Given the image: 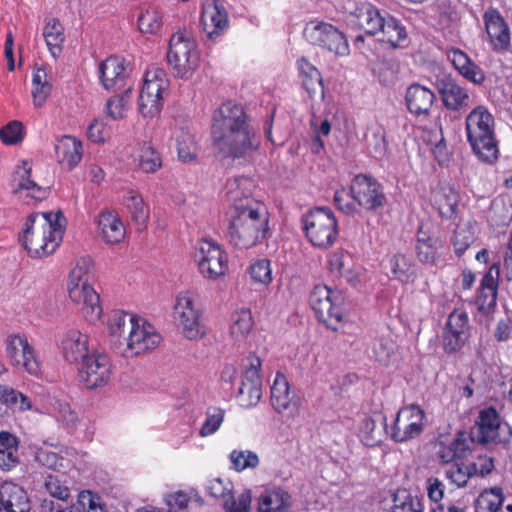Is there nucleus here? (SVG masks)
Masks as SVG:
<instances>
[{
    "mask_svg": "<svg viewBox=\"0 0 512 512\" xmlns=\"http://www.w3.org/2000/svg\"><path fill=\"white\" fill-rule=\"evenodd\" d=\"M6 353L14 366L23 367L32 375L39 373L40 362L25 337L20 335L9 336L6 340Z\"/></svg>",
    "mask_w": 512,
    "mask_h": 512,
    "instance_id": "obj_16",
    "label": "nucleus"
},
{
    "mask_svg": "<svg viewBox=\"0 0 512 512\" xmlns=\"http://www.w3.org/2000/svg\"><path fill=\"white\" fill-rule=\"evenodd\" d=\"M500 425L501 419L496 409L487 407L480 410L475 425L468 435L473 443L495 442L499 436Z\"/></svg>",
    "mask_w": 512,
    "mask_h": 512,
    "instance_id": "obj_20",
    "label": "nucleus"
},
{
    "mask_svg": "<svg viewBox=\"0 0 512 512\" xmlns=\"http://www.w3.org/2000/svg\"><path fill=\"white\" fill-rule=\"evenodd\" d=\"M253 324L251 311L240 309L232 315L230 333L236 340H242L250 333Z\"/></svg>",
    "mask_w": 512,
    "mask_h": 512,
    "instance_id": "obj_45",
    "label": "nucleus"
},
{
    "mask_svg": "<svg viewBox=\"0 0 512 512\" xmlns=\"http://www.w3.org/2000/svg\"><path fill=\"white\" fill-rule=\"evenodd\" d=\"M26 491L17 484L4 482L0 486V512H30Z\"/></svg>",
    "mask_w": 512,
    "mask_h": 512,
    "instance_id": "obj_29",
    "label": "nucleus"
},
{
    "mask_svg": "<svg viewBox=\"0 0 512 512\" xmlns=\"http://www.w3.org/2000/svg\"><path fill=\"white\" fill-rule=\"evenodd\" d=\"M434 101V92L424 85L413 83L406 89V107L414 116L419 117L429 115Z\"/></svg>",
    "mask_w": 512,
    "mask_h": 512,
    "instance_id": "obj_26",
    "label": "nucleus"
},
{
    "mask_svg": "<svg viewBox=\"0 0 512 512\" xmlns=\"http://www.w3.org/2000/svg\"><path fill=\"white\" fill-rule=\"evenodd\" d=\"M466 431H459L449 443L439 442L437 456L442 463L448 464L463 460L470 452L473 442Z\"/></svg>",
    "mask_w": 512,
    "mask_h": 512,
    "instance_id": "obj_31",
    "label": "nucleus"
},
{
    "mask_svg": "<svg viewBox=\"0 0 512 512\" xmlns=\"http://www.w3.org/2000/svg\"><path fill=\"white\" fill-rule=\"evenodd\" d=\"M249 274L253 281L267 285L272 281V269L270 261L259 259L249 266Z\"/></svg>",
    "mask_w": 512,
    "mask_h": 512,
    "instance_id": "obj_59",
    "label": "nucleus"
},
{
    "mask_svg": "<svg viewBox=\"0 0 512 512\" xmlns=\"http://www.w3.org/2000/svg\"><path fill=\"white\" fill-rule=\"evenodd\" d=\"M483 20L490 42L495 50H505L510 44L509 27L496 9H488Z\"/></svg>",
    "mask_w": 512,
    "mask_h": 512,
    "instance_id": "obj_27",
    "label": "nucleus"
},
{
    "mask_svg": "<svg viewBox=\"0 0 512 512\" xmlns=\"http://www.w3.org/2000/svg\"><path fill=\"white\" fill-rule=\"evenodd\" d=\"M499 275V265L494 263L481 280L480 288L488 291L489 301L487 302V309L496 306Z\"/></svg>",
    "mask_w": 512,
    "mask_h": 512,
    "instance_id": "obj_52",
    "label": "nucleus"
},
{
    "mask_svg": "<svg viewBox=\"0 0 512 512\" xmlns=\"http://www.w3.org/2000/svg\"><path fill=\"white\" fill-rule=\"evenodd\" d=\"M139 317L121 310L112 311L108 319L109 341L111 348L117 353L124 342L125 336Z\"/></svg>",
    "mask_w": 512,
    "mask_h": 512,
    "instance_id": "obj_28",
    "label": "nucleus"
},
{
    "mask_svg": "<svg viewBox=\"0 0 512 512\" xmlns=\"http://www.w3.org/2000/svg\"><path fill=\"white\" fill-rule=\"evenodd\" d=\"M437 240L419 230L415 247L417 259L424 264H435L438 258Z\"/></svg>",
    "mask_w": 512,
    "mask_h": 512,
    "instance_id": "obj_44",
    "label": "nucleus"
},
{
    "mask_svg": "<svg viewBox=\"0 0 512 512\" xmlns=\"http://www.w3.org/2000/svg\"><path fill=\"white\" fill-rule=\"evenodd\" d=\"M397 349L396 343L390 337H380L373 344V353L376 360L387 364Z\"/></svg>",
    "mask_w": 512,
    "mask_h": 512,
    "instance_id": "obj_58",
    "label": "nucleus"
},
{
    "mask_svg": "<svg viewBox=\"0 0 512 512\" xmlns=\"http://www.w3.org/2000/svg\"><path fill=\"white\" fill-rule=\"evenodd\" d=\"M126 206L131 213L133 221L139 226V228H142L149 218V210L145 206L142 197L137 193L130 191L127 196Z\"/></svg>",
    "mask_w": 512,
    "mask_h": 512,
    "instance_id": "obj_49",
    "label": "nucleus"
},
{
    "mask_svg": "<svg viewBox=\"0 0 512 512\" xmlns=\"http://www.w3.org/2000/svg\"><path fill=\"white\" fill-rule=\"evenodd\" d=\"M12 192L27 203L28 199L42 201L48 196V189L31 179V166L27 161H23L13 174Z\"/></svg>",
    "mask_w": 512,
    "mask_h": 512,
    "instance_id": "obj_19",
    "label": "nucleus"
},
{
    "mask_svg": "<svg viewBox=\"0 0 512 512\" xmlns=\"http://www.w3.org/2000/svg\"><path fill=\"white\" fill-rule=\"evenodd\" d=\"M438 91L444 106L449 110L458 111L469 106L468 91L451 77H444L439 81Z\"/></svg>",
    "mask_w": 512,
    "mask_h": 512,
    "instance_id": "obj_30",
    "label": "nucleus"
},
{
    "mask_svg": "<svg viewBox=\"0 0 512 512\" xmlns=\"http://www.w3.org/2000/svg\"><path fill=\"white\" fill-rule=\"evenodd\" d=\"M196 260L200 273L207 279H218L228 269V258L222 248L212 240L198 243Z\"/></svg>",
    "mask_w": 512,
    "mask_h": 512,
    "instance_id": "obj_12",
    "label": "nucleus"
},
{
    "mask_svg": "<svg viewBox=\"0 0 512 512\" xmlns=\"http://www.w3.org/2000/svg\"><path fill=\"white\" fill-rule=\"evenodd\" d=\"M167 61L177 77L190 78L200 62L196 41L184 32L173 34L169 42Z\"/></svg>",
    "mask_w": 512,
    "mask_h": 512,
    "instance_id": "obj_7",
    "label": "nucleus"
},
{
    "mask_svg": "<svg viewBox=\"0 0 512 512\" xmlns=\"http://www.w3.org/2000/svg\"><path fill=\"white\" fill-rule=\"evenodd\" d=\"M176 142L178 156L182 161H191L196 157L197 146L193 136L188 131L182 130L176 136Z\"/></svg>",
    "mask_w": 512,
    "mask_h": 512,
    "instance_id": "obj_54",
    "label": "nucleus"
},
{
    "mask_svg": "<svg viewBox=\"0 0 512 512\" xmlns=\"http://www.w3.org/2000/svg\"><path fill=\"white\" fill-rule=\"evenodd\" d=\"M386 433V417L381 414L375 418L365 417L359 430L362 442L368 447L379 445Z\"/></svg>",
    "mask_w": 512,
    "mask_h": 512,
    "instance_id": "obj_33",
    "label": "nucleus"
},
{
    "mask_svg": "<svg viewBox=\"0 0 512 512\" xmlns=\"http://www.w3.org/2000/svg\"><path fill=\"white\" fill-rule=\"evenodd\" d=\"M469 337L468 314L461 309L452 311L444 329V349L452 353L460 350Z\"/></svg>",
    "mask_w": 512,
    "mask_h": 512,
    "instance_id": "obj_18",
    "label": "nucleus"
},
{
    "mask_svg": "<svg viewBox=\"0 0 512 512\" xmlns=\"http://www.w3.org/2000/svg\"><path fill=\"white\" fill-rule=\"evenodd\" d=\"M65 218L57 213L30 214L19 240L31 257H43L53 253L63 238Z\"/></svg>",
    "mask_w": 512,
    "mask_h": 512,
    "instance_id": "obj_3",
    "label": "nucleus"
},
{
    "mask_svg": "<svg viewBox=\"0 0 512 512\" xmlns=\"http://www.w3.org/2000/svg\"><path fill=\"white\" fill-rule=\"evenodd\" d=\"M292 506V496L281 487L265 489L258 498L259 512H287Z\"/></svg>",
    "mask_w": 512,
    "mask_h": 512,
    "instance_id": "obj_32",
    "label": "nucleus"
},
{
    "mask_svg": "<svg viewBox=\"0 0 512 512\" xmlns=\"http://www.w3.org/2000/svg\"><path fill=\"white\" fill-rule=\"evenodd\" d=\"M434 201L441 217L452 219L456 216L459 194L453 187L440 186L434 193Z\"/></svg>",
    "mask_w": 512,
    "mask_h": 512,
    "instance_id": "obj_36",
    "label": "nucleus"
},
{
    "mask_svg": "<svg viewBox=\"0 0 512 512\" xmlns=\"http://www.w3.org/2000/svg\"><path fill=\"white\" fill-rule=\"evenodd\" d=\"M169 87L166 72L161 68L148 70L145 75L142 90L151 94L163 96Z\"/></svg>",
    "mask_w": 512,
    "mask_h": 512,
    "instance_id": "obj_46",
    "label": "nucleus"
},
{
    "mask_svg": "<svg viewBox=\"0 0 512 512\" xmlns=\"http://www.w3.org/2000/svg\"><path fill=\"white\" fill-rule=\"evenodd\" d=\"M388 267L392 274V278L407 284L413 282L417 276L416 265L410 257L397 252L390 256Z\"/></svg>",
    "mask_w": 512,
    "mask_h": 512,
    "instance_id": "obj_34",
    "label": "nucleus"
},
{
    "mask_svg": "<svg viewBox=\"0 0 512 512\" xmlns=\"http://www.w3.org/2000/svg\"><path fill=\"white\" fill-rule=\"evenodd\" d=\"M211 135L214 150L221 158H246L259 147L256 130L248 122L244 108L232 101L214 112Z\"/></svg>",
    "mask_w": 512,
    "mask_h": 512,
    "instance_id": "obj_2",
    "label": "nucleus"
},
{
    "mask_svg": "<svg viewBox=\"0 0 512 512\" xmlns=\"http://www.w3.org/2000/svg\"><path fill=\"white\" fill-rule=\"evenodd\" d=\"M303 230L312 245L326 249L338 237V225L333 211L327 207H316L302 216Z\"/></svg>",
    "mask_w": 512,
    "mask_h": 512,
    "instance_id": "obj_6",
    "label": "nucleus"
},
{
    "mask_svg": "<svg viewBox=\"0 0 512 512\" xmlns=\"http://www.w3.org/2000/svg\"><path fill=\"white\" fill-rule=\"evenodd\" d=\"M61 349L67 362L81 363L90 355L88 336L79 330L71 329L63 335Z\"/></svg>",
    "mask_w": 512,
    "mask_h": 512,
    "instance_id": "obj_24",
    "label": "nucleus"
},
{
    "mask_svg": "<svg viewBox=\"0 0 512 512\" xmlns=\"http://www.w3.org/2000/svg\"><path fill=\"white\" fill-rule=\"evenodd\" d=\"M252 187L253 181L244 176L229 179L226 184V193L232 202L228 211L227 238L240 249L255 246L268 232L267 209L249 196Z\"/></svg>",
    "mask_w": 512,
    "mask_h": 512,
    "instance_id": "obj_1",
    "label": "nucleus"
},
{
    "mask_svg": "<svg viewBox=\"0 0 512 512\" xmlns=\"http://www.w3.org/2000/svg\"><path fill=\"white\" fill-rule=\"evenodd\" d=\"M43 36L48 50L56 58L61 53L65 40L63 25L57 18L49 19L44 26Z\"/></svg>",
    "mask_w": 512,
    "mask_h": 512,
    "instance_id": "obj_40",
    "label": "nucleus"
},
{
    "mask_svg": "<svg viewBox=\"0 0 512 512\" xmlns=\"http://www.w3.org/2000/svg\"><path fill=\"white\" fill-rule=\"evenodd\" d=\"M139 168L145 173H154L162 166L160 154L148 143H144L139 154Z\"/></svg>",
    "mask_w": 512,
    "mask_h": 512,
    "instance_id": "obj_51",
    "label": "nucleus"
},
{
    "mask_svg": "<svg viewBox=\"0 0 512 512\" xmlns=\"http://www.w3.org/2000/svg\"><path fill=\"white\" fill-rule=\"evenodd\" d=\"M162 14L155 7H149L138 17L139 30L142 33L155 34L162 27Z\"/></svg>",
    "mask_w": 512,
    "mask_h": 512,
    "instance_id": "obj_50",
    "label": "nucleus"
},
{
    "mask_svg": "<svg viewBox=\"0 0 512 512\" xmlns=\"http://www.w3.org/2000/svg\"><path fill=\"white\" fill-rule=\"evenodd\" d=\"M475 241L472 223L458 225L454 231L453 247L457 256H461Z\"/></svg>",
    "mask_w": 512,
    "mask_h": 512,
    "instance_id": "obj_48",
    "label": "nucleus"
},
{
    "mask_svg": "<svg viewBox=\"0 0 512 512\" xmlns=\"http://www.w3.org/2000/svg\"><path fill=\"white\" fill-rule=\"evenodd\" d=\"M465 130L467 141L478 160L486 164L495 163L499 157L495 120L485 106H476L469 112Z\"/></svg>",
    "mask_w": 512,
    "mask_h": 512,
    "instance_id": "obj_4",
    "label": "nucleus"
},
{
    "mask_svg": "<svg viewBox=\"0 0 512 512\" xmlns=\"http://www.w3.org/2000/svg\"><path fill=\"white\" fill-rule=\"evenodd\" d=\"M424 411L417 405L401 408L394 420L391 438L396 442H405L418 437L424 428Z\"/></svg>",
    "mask_w": 512,
    "mask_h": 512,
    "instance_id": "obj_14",
    "label": "nucleus"
},
{
    "mask_svg": "<svg viewBox=\"0 0 512 512\" xmlns=\"http://www.w3.org/2000/svg\"><path fill=\"white\" fill-rule=\"evenodd\" d=\"M161 336L154 326L139 318L125 336L118 354L133 357L155 349L161 342Z\"/></svg>",
    "mask_w": 512,
    "mask_h": 512,
    "instance_id": "obj_11",
    "label": "nucleus"
},
{
    "mask_svg": "<svg viewBox=\"0 0 512 512\" xmlns=\"http://www.w3.org/2000/svg\"><path fill=\"white\" fill-rule=\"evenodd\" d=\"M224 417V409L220 407H208L205 413V421L199 431L200 436L207 437L217 432L224 421Z\"/></svg>",
    "mask_w": 512,
    "mask_h": 512,
    "instance_id": "obj_53",
    "label": "nucleus"
},
{
    "mask_svg": "<svg viewBox=\"0 0 512 512\" xmlns=\"http://www.w3.org/2000/svg\"><path fill=\"white\" fill-rule=\"evenodd\" d=\"M390 512H422V506L418 499L410 495L404 496L403 499L399 495H395L394 505Z\"/></svg>",
    "mask_w": 512,
    "mask_h": 512,
    "instance_id": "obj_64",
    "label": "nucleus"
},
{
    "mask_svg": "<svg viewBox=\"0 0 512 512\" xmlns=\"http://www.w3.org/2000/svg\"><path fill=\"white\" fill-rule=\"evenodd\" d=\"M32 96L36 107H41L49 97L52 86L48 80V75L43 68H36L32 75Z\"/></svg>",
    "mask_w": 512,
    "mask_h": 512,
    "instance_id": "obj_43",
    "label": "nucleus"
},
{
    "mask_svg": "<svg viewBox=\"0 0 512 512\" xmlns=\"http://www.w3.org/2000/svg\"><path fill=\"white\" fill-rule=\"evenodd\" d=\"M238 397L245 406H255L262 397V386L241 382Z\"/></svg>",
    "mask_w": 512,
    "mask_h": 512,
    "instance_id": "obj_62",
    "label": "nucleus"
},
{
    "mask_svg": "<svg viewBox=\"0 0 512 512\" xmlns=\"http://www.w3.org/2000/svg\"><path fill=\"white\" fill-rule=\"evenodd\" d=\"M345 298L341 291L332 290L326 285H316L309 297V303L318 320L327 328L336 331L343 321Z\"/></svg>",
    "mask_w": 512,
    "mask_h": 512,
    "instance_id": "obj_8",
    "label": "nucleus"
},
{
    "mask_svg": "<svg viewBox=\"0 0 512 512\" xmlns=\"http://www.w3.org/2000/svg\"><path fill=\"white\" fill-rule=\"evenodd\" d=\"M477 473V465L475 463H464L462 460L455 461L445 471L446 478L451 484L458 488L466 486L470 477Z\"/></svg>",
    "mask_w": 512,
    "mask_h": 512,
    "instance_id": "obj_42",
    "label": "nucleus"
},
{
    "mask_svg": "<svg viewBox=\"0 0 512 512\" xmlns=\"http://www.w3.org/2000/svg\"><path fill=\"white\" fill-rule=\"evenodd\" d=\"M348 5L347 9L352 24L369 35H375L380 32L385 15H382L377 7L368 2L348 3Z\"/></svg>",
    "mask_w": 512,
    "mask_h": 512,
    "instance_id": "obj_21",
    "label": "nucleus"
},
{
    "mask_svg": "<svg viewBox=\"0 0 512 512\" xmlns=\"http://www.w3.org/2000/svg\"><path fill=\"white\" fill-rule=\"evenodd\" d=\"M34 460L41 466L52 470H59L64 467L65 459L57 453L48 449L39 448L34 453Z\"/></svg>",
    "mask_w": 512,
    "mask_h": 512,
    "instance_id": "obj_60",
    "label": "nucleus"
},
{
    "mask_svg": "<svg viewBox=\"0 0 512 512\" xmlns=\"http://www.w3.org/2000/svg\"><path fill=\"white\" fill-rule=\"evenodd\" d=\"M163 105V96L141 90L139 95V111L144 117H152L159 113Z\"/></svg>",
    "mask_w": 512,
    "mask_h": 512,
    "instance_id": "obj_55",
    "label": "nucleus"
},
{
    "mask_svg": "<svg viewBox=\"0 0 512 512\" xmlns=\"http://www.w3.org/2000/svg\"><path fill=\"white\" fill-rule=\"evenodd\" d=\"M380 32L382 33V41L387 42L393 48L404 47L407 41L406 28L395 17L385 13L382 21Z\"/></svg>",
    "mask_w": 512,
    "mask_h": 512,
    "instance_id": "obj_38",
    "label": "nucleus"
},
{
    "mask_svg": "<svg viewBox=\"0 0 512 512\" xmlns=\"http://www.w3.org/2000/svg\"><path fill=\"white\" fill-rule=\"evenodd\" d=\"M350 193L359 206L369 211L381 209L386 203L383 186L371 176L356 175L350 185Z\"/></svg>",
    "mask_w": 512,
    "mask_h": 512,
    "instance_id": "obj_13",
    "label": "nucleus"
},
{
    "mask_svg": "<svg viewBox=\"0 0 512 512\" xmlns=\"http://www.w3.org/2000/svg\"><path fill=\"white\" fill-rule=\"evenodd\" d=\"M101 235L106 243L116 244L125 236V228L122 221L112 212H103L98 221Z\"/></svg>",
    "mask_w": 512,
    "mask_h": 512,
    "instance_id": "obj_37",
    "label": "nucleus"
},
{
    "mask_svg": "<svg viewBox=\"0 0 512 512\" xmlns=\"http://www.w3.org/2000/svg\"><path fill=\"white\" fill-rule=\"evenodd\" d=\"M93 262L89 257L79 259L70 272L68 294L70 299L80 306L81 312L89 322H95L102 315L100 297L91 285Z\"/></svg>",
    "mask_w": 512,
    "mask_h": 512,
    "instance_id": "obj_5",
    "label": "nucleus"
},
{
    "mask_svg": "<svg viewBox=\"0 0 512 512\" xmlns=\"http://www.w3.org/2000/svg\"><path fill=\"white\" fill-rule=\"evenodd\" d=\"M303 35L311 45L325 49L337 56H347L350 53L345 35L330 23L310 21L306 24Z\"/></svg>",
    "mask_w": 512,
    "mask_h": 512,
    "instance_id": "obj_9",
    "label": "nucleus"
},
{
    "mask_svg": "<svg viewBox=\"0 0 512 512\" xmlns=\"http://www.w3.org/2000/svg\"><path fill=\"white\" fill-rule=\"evenodd\" d=\"M128 77L125 59L111 56L99 65V78L106 90H120L124 88Z\"/></svg>",
    "mask_w": 512,
    "mask_h": 512,
    "instance_id": "obj_22",
    "label": "nucleus"
},
{
    "mask_svg": "<svg viewBox=\"0 0 512 512\" xmlns=\"http://www.w3.org/2000/svg\"><path fill=\"white\" fill-rule=\"evenodd\" d=\"M206 490L210 496L223 500L226 512H249L251 504V492L241 493L237 499L232 495L233 484L229 480L213 478L207 482Z\"/></svg>",
    "mask_w": 512,
    "mask_h": 512,
    "instance_id": "obj_15",
    "label": "nucleus"
},
{
    "mask_svg": "<svg viewBox=\"0 0 512 512\" xmlns=\"http://www.w3.org/2000/svg\"><path fill=\"white\" fill-rule=\"evenodd\" d=\"M200 316L201 310L193 295L189 292L180 293L174 305V319L187 339L195 340L205 335Z\"/></svg>",
    "mask_w": 512,
    "mask_h": 512,
    "instance_id": "obj_10",
    "label": "nucleus"
},
{
    "mask_svg": "<svg viewBox=\"0 0 512 512\" xmlns=\"http://www.w3.org/2000/svg\"><path fill=\"white\" fill-rule=\"evenodd\" d=\"M504 501L499 487L483 491L476 500V512H497Z\"/></svg>",
    "mask_w": 512,
    "mask_h": 512,
    "instance_id": "obj_47",
    "label": "nucleus"
},
{
    "mask_svg": "<svg viewBox=\"0 0 512 512\" xmlns=\"http://www.w3.org/2000/svg\"><path fill=\"white\" fill-rule=\"evenodd\" d=\"M60 163L74 168L82 158V143L72 136H63L55 147Z\"/></svg>",
    "mask_w": 512,
    "mask_h": 512,
    "instance_id": "obj_35",
    "label": "nucleus"
},
{
    "mask_svg": "<svg viewBox=\"0 0 512 512\" xmlns=\"http://www.w3.org/2000/svg\"><path fill=\"white\" fill-rule=\"evenodd\" d=\"M367 149L375 159H384L388 156V144L382 129L373 131L367 140Z\"/></svg>",
    "mask_w": 512,
    "mask_h": 512,
    "instance_id": "obj_56",
    "label": "nucleus"
},
{
    "mask_svg": "<svg viewBox=\"0 0 512 512\" xmlns=\"http://www.w3.org/2000/svg\"><path fill=\"white\" fill-rule=\"evenodd\" d=\"M79 375L81 381L88 389H94L105 385L111 376V366L107 355L90 354L81 362Z\"/></svg>",
    "mask_w": 512,
    "mask_h": 512,
    "instance_id": "obj_17",
    "label": "nucleus"
},
{
    "mask_svg": "<svg viewBox=\"0 0 512 512\" xmlns=\"http://www.w3.org/2000/svg\"><path fill=\"white\" fill-rule=\"evenodd\" d=\"M229 457L232 463V468L238 472H241L247 468H256L260 462L258 455L249 450H233Z\"/></svg>",
    "mask_w": 512,
    "mask_h": 512,
    "instance_id": "obj_57",
    "label": "nucleus"
},
{
    "mask_svg": "<svg viewBox=\"0 0 512 512\" xmlns=\"http://www.w3.org/2000/svg\"><path fill=\"white\" fill-rule=\"evenodd\" d=\"M0 402L13 412H26L33 408L31 399L8 385H0Z\"/></svg>",
    "mask_w": 512,
    "mask_h": 512,
    "instance_id": "obj_41",
    "label": "nucleus"
},
{
    "mask_svg": "<svg viewBox=\"0 0 512 512\" xmlns=\"http://www.w3.org/2000/svg\"><path fill=\"white\" fill-rule=\"evenodd\" d=\"M298 69L302 77V84L310 97L316 94L324 95L322 77L318 69L305 58L298 61Z\"/></svg>",
    "mask_w": 512,
    "mask_h": 512,
    "instance_id": "obj_39",
    "label": "nucleus"
},
{
    "mask_svg": "<svg viewBox=\"0 0 512 512\" xmlns=\"http://www.w3.org/2000/svg\"><path fill=\"white\" fill-rule=\"evenodd\" d=\"M271 404L279 413L293 415L298 410L299 399L291 393L286 377L280 373L271 387Z\"/></svg>",
    "mask_w": 512,
    "mask_h": 512,
    "instance_id": "obj_25",
    "label": "nucleus"
},
{
    "mask_svg": "<svg viewBox=\"0 0 512 512\" xmlns=\"http://www.w3.org/2000/svg\"><path fill=\"white\" fill-rule=\"evenodd\" d=\"M201 24L207 37L213 39L221 35L229 24L225 8L216 0L203 4Z\"/></svg>",
    "mask_w": 512,
    "mask_h": 512,
    "instance_id": "obj_23",
    "label": "nucleus"
},
{
    "mask_svg": "<svg viewBox=\"0 0 512 512\" xmlns=\"http://www.w3.org/2000/svg\"><path fill=\"white\" fill-rule=\"evenodd\" d=\"M22 124L18 121H12L0 130V139L8 145L17 144L23 138Z\"/></svg>",
    "mask_w": 512,
    "mask_h": 512,
    "instance_id": "obj_63",
    "label": "nucleus"
},
{
    "mask_svg": "<svg viewBox=\"0 0 512 512\" xmlns=\"http://www.w3.org/2000/svg\"><path fill=\"white\" fill-rule=\"evenodd\" d=\"M131 92V86L125 89L122 95L111 97L106 104L107 114L114 120L121 119L124 116L126 103Z\"/></svg>",
    "mask_w": 512,
    "mask_h": 512,
    "instance_id": "obj_61",
    "label": "nucleus"
}]
</instances>
